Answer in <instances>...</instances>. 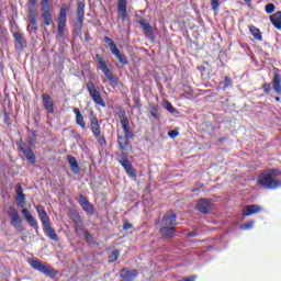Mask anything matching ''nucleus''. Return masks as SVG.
<instances>
[{
    "label": "nucleus",
    "mask_w": 281,
    "mask_h": 281,
    "mask_svg": "<svg viewBox=\"0 0 281 281\" xmlns=\"http://www.w3.org/2000/svg\"><path fill=\"white\" fill-rule=\"evenodd\" d=\"M279 175H281L279 169H269L259 176L257 183L266 190H276L281 188V181L276 179Z\"/></svg>",
    "instance_id": "nucleus-1"
},
{
    "label": "nucleus",
    "mask_w": 281,
    "mask_h": 281,
    "mask_svg": "<svg viewBox=\"0 0 281 281\" xmlns=\"http://www.w3.org/2000/svg\"><path fill=\"white\" fill-rule=\"evenodd\" d=\"M176 227L177 214L172 211H168L161 220L160 234L164 238H172V236H175Z\"/></svg>",
    "instance_id": "nucleus-2"
},
{
    "label": "nucleus",
    "mask_w": 281,
    "mask_h": 281,
    "mask_svg": "<svg viewBox=\"0 0 281 281\" xmlns=\"http://www.w3.org/2000/svg\"><path fill=\"white\" fill-rule=\"evenodd\" d=\"M36 212L38 214L40 221L42 222V225L44 227V232H46L48 238L50 240H55L57 243L58 235L56 234V231L52 228V221L49 220V215H47V211L43 209V206L37 205Z\"/></svg>",
    "instance_id": "nucleus-3"
},
{
    "label": "nucleus",
    "mask_w": 281,
    "mask_h": 281,
    "mask_svg": "<svg viewBox=\"0 0 281 281\" xmlns=\"http://www.w3.org/2000/svg\"><path fill=\"white\" fill-rule=\"evenodd\" d=\"M40 7H41V16L42 22L44 25H52L54 23V18L52 16V5L49 4V0H40Z\"/></svg>",
    "instance_id": "nucleus-4"
},
{
    "label": "nucleus",
    "mask_w": 281,
    "mask_h": 281,
    "mask_svg": "<svg viewBox=\"0 0 281 281\" xmlns=\"http://www.w3.org/2000/svg\"><path fill=\"white\" fill-rule=\"evenodd\" d=\"M95 60L101 69V71L104 74L105 78L112 83L117 85V79L113 76V72H111V69H109V66H106V61L104 60V57L102 55L97 54Z\"/></svg>",
    "instance_id": "nucleus-5"
},
{
    "label": "nucleus",
    "mask_w": 281,
    "mask_h": 281,
    "mask_svg": "<svg viewBox=\"0 0 281 281\" xmlns=\"http://www.w3.org/2000/svg\"><path fill=\"white\" fill-rule=\"evenodd\" d=\"M30 265L35 271H41V273H44L45 276H48L49 278H56V272L52 267L43 263L42 261L32 259L30 261Z\"/></svg>",
    "instance_id": "nucleus-6"
},
{
    "label": "nucleus",
    "mask_w": 281,
    "mask_h": 281,
    "mask_svg": "<svg viewBox=\"0 0 281 281\" xmlns=\"http://www.w3.org/2000/svg\"><path fill=\"white\" fill-rule=\"evenodd\" d=\"M90 128L99 144H106V139H104V136H102L100 123L98 122V117L95 115L90 116Z\"/></svg>",
    "instance_id": "nucleus-7"
},
{
    "label": "nucleus",
    "mask_w": 281,
    "mask_h": 281,
    "mask_svg": "<svg viewBox=\"0 0 281 281\" xmlns=\"http://www.w3.org/2000/svg\"><path fill=\"white\" fill-rule=\"evenodd\" d=\"M87 90L89 91L90 97L92 98L93 102H95V104H99V106H106V103L102 99V95H100L98 89H95L93 82L87 83Z\"/></svg>",
    "instance_id": "nucleus-8"
},
{
    "label": "nucleus",
    "mask_w": 281,
    "mask_h": 281,
    "mask_svg": "<svg viewBox=\"0 0 281 281\" xmlns=\"http://www.w3.org/2000/svg\"><path fill=\"white\" fill-rule=\"evenodd\" d=\"M76 14L77 16L75 26L77 27V30H82V23L85 21V2L77 3Z\"/></svg>",
    "instance_id": "nucleus-9"
},
{
    "label": "nucleus",
    "mask_w": 281,
    "mask_h": 281,
    "mask_svg": "<svg viewBox=\"0 0 281 281\" xmlns=\"http://www.w3.org/2000/svg\"><path fill=\"white\" fill-rule=\"evenodd\" d=\"M9 216L11 218V225L15 227V229H21V225H23V220H21V215L19 211L14 207H9Z\"/></svg>",
    "instance_id": "nucleus-10"
},
{
    "label": "nucleus",
    "mask_w": 281,
    "mask_h": 281,
    "mask_svg": "<svg viewBox=\"0 0 281 281\" xmlns=\"http://www.w3.org/2000/svg\"><path fill=\"white\" fill-rule=\"evenodd\" d=\"M19 150H21L24 155V157L30 161V164H36V156L34 155V151L32 148H25V143L20 142L18 144Z\"/></svg>",
    "instance_id": "nucleus-11"
},
{
    "label": "nucleus",
    "mask_w": 281,
    "mask_h": 281,
    "mask_svg": "<svg viewBox=\"0 0 281 281\" xmlns=\"http://www.w3.org/2000/svg\"><path fill=\"white\" fill-rule=\"evenodd\" d=\"M213 203L209 199H200L196 203V211L201 214H210V210L213 207Z\"/></svg>",
    "instance_id": "nucleus-12"
},
{
    "label": "nucleus",
    "mask_w": 281,
    "mask_h": 281,
    "mask_svg": "<svg viewBox=\"0 0 281 281\" xmlns=\"http://www.w3.org/2000/svg\"><path fill=\"white\" fill-rule=\"evenodd\" d=\"M67 10H69V7L64 3L59 10V15L57 20V27L59 30H63V27L67 25Z\"/></svg>",
    "instance_id": "nucleus-13"
},
{
    "label": "nucleus",
    "mask_w": 281,
    "mask_h": 281,
    "mask_svg": "<svg viewBox=\"0 0 281 281\" xmlns=\"http://www.w3.org/2000/svg\"><path fill=\"white\" fill-rule=\"evenodd\" d=\"M15 193H16L15 203L18 207H22V209L25 207V193H23V187L21 186V183L16 184Z\"/></svg>",
    "instance_id": "nucleus-14"
},
{
    "label": "nucleus",
    "mask_w": 281,
    "mask_h": 281,
    "mask_svg": "<svg viewBox=\"0 0 281 281\" xmlns=\"http://www.w3.org/2000/svg\"><path fill=\"white\" fill-rule=\"evenodd\" d=\"M127 5V0H117V13L123 21H126V16H128Z\"/></svg>",
    "instance_id": "nucleus-15"
},
{
    "label": "nucleus",
    "mask_w": 281,
    "mask_h": 281,
    "mask_svg": "<svg viewBox=\"0 0 281 281\" xmlns=\"http://www.w3.org/2000/svg\"><path fill=\"white\" fill-rule=\"evenodd\" d=\"M139 25L144 30L145 36L147 38H150V41H155V34H153V26L150 25L148 20H146V19L140 20Z\"/></svg>",
    "instance_id": "nucleus-16"
},
{
    "label": "nucleus",
    "mask_w": 281,
    "mask_h": 281,
    "mask_svg": "<svg viewBox=\"0 0 281 281\" xmlns=\"http://www.w3.org/2000/svg\"><path fill=\"white\" fill-rule=\"evenodd\" d=\"M260 212H262V206L258 204H250L244 207L243 214L244 216H251L254 214H260Z\"/></svg>",
    "instance_id": "nucleus-17"
},
{
    "label": "nucleus",
    "mask_w": 281,
    "mask_h": 281,
    "mask_svg": "<svg viewBox=\"0 0 281 281\" xmlns=\"http://www.w3.org/2000/svg\"><path fill=\"white\" fill-rule=\"evenodd\" d=\"M23 217L25 218L26 223L31 225L34 229H38V222H36V218L33 217L32 213H30V210L22 209Z\"/></svg>",
    "instance_id": "nucleus-18"
},
{
    "label": "nucleus",
    "mask_w": 281,
    "mask_h": 281,
    "mask_svg": "<svg viewBox=\"0 0 281 281\" xmlns=\"http://www.w3.org/2000/svg\"><path fill=\"white\" fill-rule=\"evenodd\" d=\"M79 204L81 205L82 210H85L87 212V214H90V215L95 214V209L93 207V205L90 202H88L85 199V195L79 196Z\"/></svg>",
    "instance_id": "nucleus-19"
},
{
    "label": "nucleus",
    "mask_w": 281,
    "mask_h": 281,
    "mask_svg": "<svg viewBox=\"0 0 281 281\" xmlns=\"http://www.w3.org/2000/svg\"><path fill=\"white\" fill-rule=\"evenodd\" d=\"M120 164L123 166L128 177H134V178L137 177V172L135 171V168H133V165L128 159H121Z\"/></svg>",
    "instance_id": "nucleus-20"
},
{
    "label": "nucleus",
    "mask_w": 281,
    "mask_h": 281,
    "mask_svg": "<svg viewBox=\"0 0 281 281\" xmlns=\"http://www.w3.org/2000/svg\"><path fill=\"white\" fill-rule=\"evenodd\" d=\"M272 88L278 93V95H281V75L278 72V69H274V76L272 79Z\"/></svg>",
    "instance_id": "nucleus-21"
},
{
    "label": "nucleus",
    "mask_w": 281,
    "mask_h": 281,
    "mask_svg": "<svg viewBox=\"0 0 281 281\" xmlns=\"http://www.w3.org/2000/svg\"><path fill=\"white\" fill-rule=\"evenodd\" d=\"M42 100L47 113H54V100L48 94H42Z\"/></svg>",
    "instance_id": "nucleus-22"
},
{
    "label": "nucleus",
    "mask_w": 281,
    "mask_h": 281,
    "mask_svg": "<svg viewBox=\"0 0 281 281\" xmlns=\"http://www.w3.org/2000/svg\"><path fill=\"white\" fill-rule=\"evenodd\" d=\"M74 113L76 115V124H78L82 131H87V122H85V116L80 113V109L75 108Z\"/></svg>",
    "instance_id": "nucleus-23"
},
{
    "label": "nucleus",
    "mask_w": 281,
    "mask_h": 281,
    "mask_svg": "<svg viewBox=\"0 0 281 281\" xmlns=\"http://www.w3.org/2000/svg\"><path fill=\"white\" fill-rule=\"evenodd\" d=\"M121 278L123 279L122 281H133L137 278V272L135 270L123 269L121 271Z\"/></svg>",
    "instance_id": "nucleus-24"
},
{
    "label": "nucleus",
    "mask_w": 281,
    "mask_h": 281,
    "mask_svg": "<svg viewBox=\"0 0 281 281\" xmlns=\"http://www.w3.org/2000/svg\"><path fill=\"white\" fill-rule=\"evenodd\" d=\"M111 52L113 56L117 58L119 63H121L122 65H128V58L126 57V55H124V53L120 50V48L116 47Z\"/></svg>",
    "instance_id": "nucleus-25"
},
{
    "label": "nucleus",
    "mask_w": 281,
    "mask_h": 281,
    "mask_svg": "<svg viewBox=\"0 0 281 281\" xmlns=\"http://www.w3.org/2000/svg\"><path fill=\"white\" fill-rule=\"evenodd\" d=\"M67 159H68V164H69L70 169L72 170V172L75 175H79V172H80V165H78V160L76 159V157L68 156Z\"/></svg>",
    "instance_id": "nucleus-26"
},
{
    "label": "nucleus",
    "mask_w": 281,
    "mask_h": 281,
    "mask_svg": "<svg viewBox=\"0 0 281 281\" xmlns=\"http://www.w3.org/2000/svg\"><path fill=\"white\" fill-rule=\"evenodd\" d=\"M14 38H15V49H23L25 47V38L23 37V34L21 33H14Z\"/></svg>",
    "instance_id": "nucleus-27"
},
{
    "label": "nucleus",
    "mask_w": 281,
    "mask_h": 281,
    "mask_svg": "<svg viewBox=\"0 0 281 281\" xmlns=\"http://www.w3.org/2000/svg\"><path fill=\"white\" fill-rule=\"evenodd\" d=\"M270 21L277 30H281V11L272 14Z\"/></svg>",
    "instance_id": "nucleus-28"
},
{
    "label": "nucleus",
    "mask_w": 281,
    "mask_h": 281,
    "mask_svg": "<svg viewBox=\"0 0 281 281\" xmlns=\"http://www.w3.org/2000/svg\"><path fill=\"white\" fill-rule=\"evenodd\" d=\"M29 21H30V24L27 26L29 32H36V30H38V26L36 25V14L29 13Z\"/></svg>",
    "instance_id": "nucleus-29"
},
{
    "label": "nucleus",
    "mask_w": 281,
    "mask_h": 281,
    "mask_svg": "<svg viewBox=\"0 0 281 281\" xmlns=\"http://www.w3.org/2000/svg\"><path fill=\"white\" fill-rule=\"evenodd\" d=\"M117 144H119V148H120V150H122V153L127 150V148H128V139L127 138L119 135Z\"/></svg>",
    "instance_id": "nucleus-30"
},
{
    "label": "nucleus",
    "mask_w": 281,
    "mask_h": 281,
    "mask_svg": "<svg viewBox=\"0 0 281 281\" xmlns=\"http://www.w3.org/2000/svg\"><path fill=\"white\" fill-rule=\"evenodd\" d=\"M116 115L120 119V122H121L122 125L128 124V117H126V112L124 110L120 109L116 112Z\"/></svg>",
    "instance_id": "nucleus-31"
},
{
    "label": "nucleus",
    "mask_w": 281,
    "mask_h": 281,
    "mask_svg": "<svg viewBox=\"0 0 281 281\" xmlns=\"http://www.w3.org/2000/svg\"><path fill=\"white\" fill-rule=\"evenodd\" d=\"M250 33L257 41H262V34L260 33V29H257L256 26H250Z\"/></svg>",
    "instance_id": "nucleus-32"
},
{
    "label": "nucleus",
    "mask_w": 281,
    "mask_h": 281,
    "mask_svg": "<svg viewBox=\"0 0 281 281\" xmlns=\"http://www.w3.org/2000/svg\"><path fill=\"white\" fill-rule=\"evenodd\" d=\"M70 218L74 221V223H76V225H82V220L77 211L71 212Z\"/></svg>",
    "instance_id": "nucleus-33"
},
{
    "label": "nucleus",
    "mask_w": 281,
    "mask_h": 281,
    "mask_svg": "<svg viewBox=\"0 0 281 281\" xmlns=\"http://www.w3.org/2000/svg\"><path fill=\"white\" fill-rule=\"evenodd\" d=\"M122 128H123L124 134H125V136H123V137H125L127 139H133V133L131 132V130H128V123L123 124Z\"/></svg>",
    "instance_id": "nucleus-34"
},
{
    "label": "nucleus",
    "mask_w": 281,
    "mask_h": 281,
    "mask_svg": "<svg viewBox=\"0 0 281 281\" xmlns=\"http://www.w3.org/2000/svg\"><path fill=\"white\" fill-rule=\"evenodd\" d=\"M36 3H38V0H29L26 5H27V12L29 13H34V8H36Z\"/></svg>",
    "instance_id": "nucleus-35"
},
{
    "label": "nucleus",
    "mask_w": 281,
    "mask_h": 281,
    "mask_svg": "<svg viewBox=\"0 0 281 281\" xmlns=\"http://www.w3.org/2000/svg\"><path fill=\"white\" fill-rule=\"evenodd\" d=\"M27 144L30 146H34V144H36V135L32 131L29 132Z\"/></svg>",
    "instance_id": "nucleus-36"
},
{
    "label": "nucleus",
    "mask_w": 281,
    "mask_h": 281,
    "mask_svg": "<svg viewBox=\"0 0 281 281\" xmlns=\"http://www.w3.org/2000/svg\"><path fill=\"white\" fill-rule=\"evenodd\" d=\"M104 42L108 43L111 52L117 48V45L115 44V42H113V40H111V37H104Z\"/></svg>",
    "instance_id": "nucleus-37"
},
{
    "label": "nucleus",
    "mask_w": 281,
    "mask_h": 281,
    "mask_svg": "<svg viewBox=\"0 0 281 281\" xmlns=\"http://www.w3.org/2000/svg\"><path fill=\"white\" fill-rule=\"evenodd\" d=\"M120 258V250H114L109 257V262H115Z\"/></svg>",
    "instance_id": "nucleus-38"
},
{
    "label": "nucleus",
    "mask_w": 281,
    "mask_h": 281,
    "mask_svg": "<svg viewBox=\"0 0 281 281\" xmlns=\"http://www.w3.org/2000/svg\"><path fill=\"white\" fill-rule=\"evenodd\" d=\"M266 12H267V14H273V12H276V4L274 3H268L266 5Z\"/></svg>",
    "instance_id": "nucleus-39"
},
{
    "label": "nucleus",
    "mask_w": 281,
    "mask_h": 281,
    "mask_svg": "<svg viewBox=\"0 0 281 281\" xmlns=\"http://www.w3.org/2000/svg\"><path fill=\"white\" fill-rule=\"evenodd\" d=\"M221 4H218V0H211V8L213 12H218V8Z\"/></svg>",
    "instance_id": "nucleus-40"
},
{
    "label": "nucleus",
    "mask_w": 281,
    "mask_h": 281,
    "mask_svg": "<svg viewBox=\"0 0 281 281\" xmlns=\"http://www.w3.org/2000/svg\"><path fill=\"white\" fill-rule=\"evenodd\" d=\"M165 108L167 109V111H169V113H175V106H172L171 102L166 101L165 102Z\"/></svg>",
    "instance_id": "nucleus-41"
},
{
    "label": "nucleus",
    "mask_w": 281,
    "mask_h": 281,
    "mask_svg": "<svg viewBox=\"0 0 281 281\" xmlns=\"http://www.w3.org/2000/svg\"><path fill=\"white\" fill-rule=\"evenodd\" d=\"M3 122H4V124H7V126H10V124H12V120L10 119V113L4 112Z\"/></svg>",
    "instance_id": "nucleus-42"
},
{
    "label": "nucleus",
    "mask_w": 281,
    "mask_h": 281,
    "mask_svg": "<svg viewBox=\"0 0 281 281\" xmlns=\"http://www.w3.org/2000/svg\"><path fill=\"white\" fill-rule=\"evenodd\" d=\"M232 78H229V77H225L224 78V89H228V87H232Z\"/></svg>",
    "instance_id": "nucleus-43"
},
{
    "label": "nucleus",
    "mask_w": 281,
    "mask_h": 281,
    "mask_svg": "<svg viewBox=\"0 0 281 281\" xmlns=\"http://www.w3.org/2000/svg\"><path fill=\"white\" fill-rule=\"evenodd\" d=\"M254 227V221L247 222L246 224L241 225V229H251Z\"/></svg>",
    "instance_id": "nucleus-44"
},
{
    "label": "nucleus",
    "mask_w": 281,
    "mask_h": 281,
    "mask_svg": "<svg viewBox=\"0 0 281 281\" xmlns=\"http://www.w3.org/2000/svg\"><path fill=\"white\" fill-rule=\"evenodd\" d=\"M169 137H171V139H175V137H179V133L177 132V130H172L168 132Z\"/></svg>",
    "instance_id": "nucleus-45"
},
{
    "label": "nucleus",
    "mask_w": 281,
    "mask_h": 281,
    "mask_svg": "<svg viewBox=\"0 0 281 281\" xmlns=\"http://www.w3.org/2000/svg\"><path fill=\"white\" fill-rule=\"evenodd\" d=\"M262 89L265 93H269L271 91V83H263Z\"/></svg>",
    "instance_id": "nucleus-46"
},
{
    "label": "nucleus",
    "mask_w": 281,
    "mask_h": 281,
    "mask_svg": "<svg viewBox=\"0 0 281 281\" xmlns=\"http://www.w3.org/2000/svg\"><path fill=\"white\" fill-rule=\"evenodd\" d=\"M123 229H133V224H131V222H124Z\"/></svg>",
    "instance_id": "nucleus-47"
},
{
    "label": "nucleus",
    "mask_w": 281,
    "mask_h": 281,
    "mask_svg": "<svg viewBox=\"0 0 281 281\" xmlns=\"http://www.w3.org/2000/svg\"><path fill=\"white\" fill-rule=\"evenodd\" d=\"M65 34V26H61V29L58 27V35L64 36Z\"/></svg>",
    "instance_id": "nucleus-48"
},
{
    "label": "nucleus",
    "mask_w": 281,
    "mask_h": 281,
    "mask_svg": "<svg viewBox=\"0 0 281 281\" xmlns=\"http://www.w3.org/2000/svg\"><path fill=\"white\" fill-rule=\"evenodd\" d=\"M187 236H188L189 238H194V236H196V233L190 232V233H188Z\"/></svg>",
    "instance_id": "nucleus-49"
},
{
    "label": "nucleus",
    "mask_w": 281,
    "mask_h": 281,
    "mask_svg": "<svg viewBox=\"0 0 281 281\" xmlns=\"http://www.w3.org/2000/svg\"><path fill=\"white\" fill-rule=\"evenodd\" d=\"M245 3H247L248 5H251V0H244Z\"/></svg>",
    "instance_id": "nucleus-50"
},
{
    "label": "nucleus",
    "mask_w": 281,
    "mask_h": 281,
    "mask_svg": "<svg viewBox=\"0 0 281 281\" xmlns=\"http://www.w3.org/2000/svg\"><path fill=\"white\" fill-rule=\"evenodd\" d=\"M274 100H276L277 102H280V97H276Z\"/></svg>",
    "instance_id": "nucleus-51"
},
{
    "label": "nucleus",
    "mask_w": 281,
    "mask_h": 281,
    "mask_svg": "<svg viewBox=\"0 0 281 281\" xmlns=\"http://www.w3.org/2000/svg\"><path fill=\"white\" fill-rule=\"evenodd\" d=\"M153 117H157V114L155 112H151Z\"/></svg>",
    "instance_id": "nucleus-52"
},
{
    "label": "nucleus",
    "mask_w": 281,
    "mask_h": 281,
    "mask_svg": "<svg viewBox=\"0 0 281 281\" xmlns=\"http://www.w3.org/2000/svg\"><path fill=\"white\" fill-rule=\"evenodd\" d=\"M224 138H220V142H223Z\"/></svg>",
    "instance_id": "nucleus-53"
}]
</instances>
